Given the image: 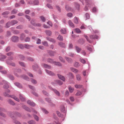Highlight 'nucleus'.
<instances>
[{
  "label": "nucleus",
  "mask_w": 124,
  "mask_h": 124,
  "mask_svg": "<svg viewBox=\"0 0 124 124\" xmlns=\"http://www.w3.org/2000/svg\"><path fill=\"white\" fill-rule=\"evenodd\" d=\"M47 61L48 62L52 63H53L54 62L52 59L50 58H49L47 59Z\"/></svg>",
  "instance_id": "393cba45"
},
{
  "label": "nucleus",
  "mask_w": 124,
  "mask_h": 124,
  "mask_svg": "<svg viewBox=\"0 0 124 124\" xmlns=\"http://www.w3.org/2000/svg\"><path fill=\"white\" fill-rule=\"evenodd\" d=\"M15 85L20 88L22 87V86L21 84L18 83H15Z\"/></svg>",
  "instance_id": "4c0bfd02"
},
{
  "label": "nucleus",
  "mask_w": 124,
  "mask_h": 124,
  "mask_svg": "<svg viewBox=\"0 0 124 124\" xmlns=\"http://www.w3.org/2000/svg\"><path fill=\"white\" fill-rule=\"evenodd\" d=\"M72 15H73L72 14L70 13H69L67 14V16L69 17H72Z\"/></svg>",
  "instance_id": "052dcab7"
},
{
  "label": "nucleus",
  "mask_w": 124,
  "mask_h": 124,
  "mask_svg": "<svg viewBox=\"0 0 124 124\" xmlns=\"http://www.w3.org/2000/svg\"><path fill=\"white\" fill-rule=\"evenodd\" d=\"M57 75L59 79H61V80H63L64 81H65V77H64V76L59 74H58Z\"/></svg>",
  "instance_id": "f8f14e48"
},
{
  "label": "nucleus",
  "mask_w": 124,
  "mask_h": 124,
  "mask_svg": "<svg viewBox=\"0 0 124 124\" xmlns=\"http://www.w3.org/2000/svg\"><path fill=\"white\" fill-rule=\"evenodd\" d=\"M69 89L70 92L71 93H72L74 90V88L72 87L71 86H69Z\"/></svg>",
  "instance_id": "cd10ccee"
},
{
  "label": "nucleus",
  "mask_w": 124,
  "mask_h": 124,
  "mask_svg": "<svg viewBox=\"0 0 124 124\" xmlns=\"http://www.w3.org/2000/svg\"><path fill=\"white\" fill-rule=\"evenodd\" d=\"M25 35L24 34L22 33L21 35L20 39L21 40H24L25 37Z\"/></svg>",
  "instance_id": "b1692460"
},
{
  "label": "nucleus",
  "mask_w": 124,
  "mask_h": 124,
  "mask_svg": "<svg viewBox=\"0 0 124 124\" xmlns=\"http://www.w3.org/2000/svg\"><path fill=\"white\" fill-rule=\"evenodd\" d=\"M55 65H58L59 66H61L62 65L61 63L59 62H56L54 61L53 63Z\"/></svg>",
  "instance_id": "f704fd0d"
},
{
  "label": "nucleus",
  "mask_w": 124,
  "mask_h": 124,
  "mask_svg": "<svg viewBox=\"0 0 124 124\" xmlns=\"http://www.w3.org/2000/svg\"><path fill=\"white\" fill-rule=\"evenodd\" d=\"M58 45L61 47L63 48L65 47V44L64 43L61 42H59L58 43Z\"/></svg>",
  "instance_id": "f3484780"
},
{
  "label": "nucleus",
  "mask_w": 124,
  "mask_h": 124,
  "mask_svg": "<svg viewBox=\"0 0 124 124\" xmlns=\"http://www.w3.org/2000/svg\"><path fill=\"white\" fill-rule=\"evenodd\" d=\"M31 47V46L27 44H25L24 46V47L27 49H29Z\"/></svg>",
  "instance_id": "58836bf2"
},
{
  "label": "nucleus",
  "mask_w": 124,
  "mask_h": 124,
  "mask_svg": "<svg viewBox=\"0 0 124 124\" xmlns=\"http://www.w3.org/2000/svg\"><path fill=\"white\" fill-rule=\"evenodd\" d=\"M65 58L69 62H72V60L70 58L66 57H65Z\"/></svg>",
  "instance_id": "c85d7f7f"
},
{
  "label": "nucleus",
  "mask_w": 124,
  "mask_h": 124,
  "mask_svg": "<svg viewBox=\"0 0 124 124\" xmlns=\"http://www.w3.org/2000/svg\"><path fill=\"white\" fill-rule=\"evenodd\" d=\"M74 22L76 24L78 23V19L76 17H75L74 18Z\"/></svg>",
  "instance_id": "7c9ffc66"
},
{
  "label": "nucleus",
  "mask_w": 124,
  "mask_h": 124,
  "mask_svg": "<svg viewBox=\"0 0 124 124\" xmlns=\"http://www.w3.org/2000/svg\"><path fill=\"white\" fill-rule=\"evenodd\" d=\"M34 117L35 119L37 121H38L39 120V117L36 115H34Z\"/></svg>",
  "instance_id": "6e6d98bb"
},
{
  "label": "nucleus",
  "mask_w": 124,
  "mask_h": 124,
  "mask_svg": "<svg viewBox=\"0 0 124 124\" xmlns=\"http://www.w3.org/2000/svg\"><path fill=\"white\" fill-rule=\"evenodd\" d=\"M57 39L61 41H63V37L60 35H59L58 37H57Z\"/></svg>",
  "instance_id": "aec40b11"
},
{
  "label": "nucleus",
  "mask_w": 124,
  "mask_h": 124,
  "mask_svg": "<svg viewBox=\"0 0 124 124\" xmlns=\"http://www.w3.org/2000/svg\"><path fill=\"white\" fill-rule=\"evenodd\" d=\"M2 82L4 84H6L4 85L3 88L5 89H6L7 90L8 86L7 81H6L5 80H3V81Z\"/></svg>",
  "instance_id": "9b49d317"
},
{
  "label": "nucleus",
  "mask_w": 124,
  "mask_h": 124,
  "mask_svg": "<svg viewBox=\"0 0 124 124\" xmlns=\"http://www.w3.org/2000/svg\"><path fill=\"white\" fill-rule=\"evenodd\" d=\"M41 65L43 67L45 68L48 69H50L51 68V67L50 66L45 64L42 63Z\"/></svg>",
  "instance_id": "1a4fd4ad"
},
{
  "label": "nucleus",
  "mask_w": 124,
  "mask_h": 124,
  "mask_svg": "<svg viewBox=\"0 0 124 124\" xmlns=\"http://www.w3.org/2000/svg\"><path fill=\"white\" fill-rule=\"evenodd\" d=\"M45 32L47 35L50 36L52 34L51 31L49 30H46L45 31Z\"/></svg>",
  "instance_id": "a211bd4d"
},
{
  "label": "nucleus",
  "mask_w": 124,
  "mask_h": 124,
  "mask_svg": "<svg viewBox=\"0 0 124 124\" xmlns=\"http://www.w3.org/2000/svg\"><path fill=\"white\" fill-rule=\"evenodd\" d=\"M33 3L34 5H37L39 3V1L38 0H35L33 2Z\"/></svg>",
  "instance_id": "bf43d9fd"
},
{
  "label": "nucleus",
  "mask_w": 124,
  "mask_h": 124,
  "mask_svg": "<svg viewBox=\"0 0 124 124\" xmlns=\"http://www.w3.org/2000/svg\"><path fill=\"white\" fill-rule=\"evenodd\" d=\"M75 48L77 52L78 53H79L81 50V49L79 47L77 46H75Z\"/></svg>",
  "instance_id": "4be33fe9"
},
{
  "label": "nucleus",
  "mask_w": 124,
  "mask_h": 124,
  "mask_svg": "<svg viewBox=\"0 0 124 124\" xmlns=\"http://www.w3.org/2000/svg\"><path fill=\"white\" fill-rule=\"evenodd\" d=\"M47 7L49 8L52 9L53 8V7L50 4H47Z\"/></svg>",
  "instance_id": "774afa93"
},
{
  "label": "nucleus",
  "mask_w": 124,
  "mask_h": 124,
  "mask_svg": "<svg viewBox=\"0 0 124 124\" xmlns=\"http://www.w3.org/2000/svg\"><path fill=\"white\" fill-rule=\"evenodd\" d=\"M40 18L41 20L43 22H44L46 20V19L45 17H44L43 16H41L40 17Z\"/></svg>",
  "instance_id": "a19ab883"
},
{
  "label": "nucleus",
  "mask_w": 124,
  "mask_h": 124,
  "mask_svg": "<svg viewBox=\"0 0 124 124\" xmlns=\"http://www.w3.org/2000/svg\"><path fill=\"white\" fill-rule=\"evenodd\" d=\"M23 25H20L19 26H18L16 27V28L17 29H21L23 28Z\"/></svg>",
  "instance_id": "3c124183"
},
{
  "label": "nucleus",
  "mask_w": 124,
  "mask_h": 124,
  "mask_svg": "<svg viewBox=\"0 0 124 124\" xmlns=\"http://www.w3.org/2000/svg\"><path fill=\"white\" fill-rule=\"evenodd\" d=\"M46 39L47 40H48L52 42L53 43H54L55 42V41L54 39H53L50 38L49 37H46Z\"/></svg>",
  "instance_id": "2eb2a0df"
},
{
  "label": "nucleus",
  "mask_w": 124,
  "mask_h": 124,
  "mask_svg": "<svg viewBox=\"0 0 124 124\" xmlns=\"http://www.w3.org/2000/svg\"><path fill=\"white\" fill-rule=\"evenodd\" d=\"M12 55V53L11 52H10L8 53V56H11L10 57V58L11 60H12L13 58L11 56Z\"/></svg>",
  "instance_id": "864d4df0"
},
{
  "label": "nucleus",
  "mask_w": 124,
  "mask_h": 124,
  "mask_svg": "<svg viewBox=\"0 0 124 124\" xmlns=\"http://www.w3.org/2000/svg\"><path fill=\"white\" fill-rule=\"evenodd\" d=\"M23 107L24 109L27 111L31 112L32 111L35 113H37V111H35L34 109L32 108L31 110L28 107H26L25 105L23 106Z\"/></svg>",
  "instance_id": "f03ea898"
},
{
  "label": "nucleus",
  "mask_w": 124,
  "mask_h": 124,
  "mask_svg": "<svg viewBox=\"0 0 124 124\" xmlns=\"http://www.w3.org/2000/svg\"><path fill=\"white\" fill-rule=\"evenodd\" d=\"M74 66L76 67H78L80 65L78 62H76L74 64Z\"/></svg>",
  "instance_id": "8fccbe9b"
},
{
  "label": "nucleus",
  "mask_w": 124,
  "mask_h": 124,
  "mask_svg": "<svg viewBox=\"0 0 124 124\" xmlns=\"http://www.w3.org/2000/svg\"><path fill=\"white\" fill-rule=\"evenodd\" d=\"M17 12V10L16 9H14L12 11L11 13L12 14H15Z\"/></svg>",
  "instance_id": "338daca9"
},
{
  "label": "nucleus",
  "mask_w": 124,
  "mask_h": 124,
  "mask_svg": "<svg viewBox=\"0 0 124 124\" xmlns=\"http://www.w3.org/2000/svg\"><path fill=\"white\" fill-rule=\"evenodd\" d=\"M19 98L21 101H23L25 100V99L23 96L21 94H20L19 95Z\"/></svg>",
  "instance_id": "473e14b6"
},
{
  "label": "nucleus",
  "mask_w": 124,
  "mask_h": 124,
  "mask_svg": "<svg viewBox=\"0 0 124 124\" xmlns=\"http://www.w3.org/2000/svg\"><path fill=\"white\" fill-rule=\"evenodd\" d=\"M0 72L2 73V74H6L7 73V71L5 70H1L0 71Z\"/></svg>",
  "instance_id": "09e8293b"
},
{
  "label": "nucleus",
  "mask_w": 124,
  "mask_h": 124,
  "mask_svg": "<svg viewBox=\"0 0 124 124\" xmlns=\"http://www.w3.org/2000/svg\"><path fill=\"white\" fill-rule=\"evenodd\" d=\"M41 65L43 67L45 68L48 69H50L51 68V67L50 66L45 64L42 63Z\"/></svg>",
  "instance_id": "9d476101"
},
{
  "label": "nucleus",
  "mask_w": 124,
  "mask_h": 124,
  "mask_svg": "<svg viewBox=\"0 0 124 124\" xmlns=\"http://www.w3.org/2000/svg\"><path fill=\"white\" fill-rule=\"evenodd\" d=\"M42 92L44 95H45L47 96H48L49 94L46 91H43Z\"/></svg>",
  "instance_id": "680f3d73"
},
{
  "label": "nucleus",
  "mask_w": 124,
  "mask_h": 124,
  "mask_svg": "<svg viewBox=\"0 0 124 124\" xmlns=\"http://www.w3.org/2000/svg\"><path fill=\"white\" fill-rule=\"evenodd\" d=\"M45 100L46 101H47L48 102L50 103V105H51L52 104L51 102V100L49 98H45Z\"/></svg>",
  "instance_id": "c9c22d12"
},
{
  "label": "nucleus",
  "mask_w": 124,
  "mask_h": 124,
  "mask_svg": "<svg viewBox=\"0 0 124 124\" xmlns=\"http://www.w3.org/2000/svg\"><path fill=\"white\" fill-rule=\"evenodd\" d=\"M46 72L50 75L53 76L54 75V73L51 71H50L47 70H46Z\"/></svg>",
  "instance_id": "dca6fc26"
},
{
  "label": "nucleus",
  "mask_w": 124,
  "mask_h": 124,
  "mask_svg": "<svg viewBox=\"0 0 124 124\" xmlns=\"http://www.w3.org/2000/svg\"><path fill=\"white\" fill-rule=\"evenodd\" d=\"M35 21V19H33L31 20V24L35 26H40L41 25V24L40 23H33L32 22L33 21Z\"/></svg>",
  "instance_id": "20e7f679"
},
{
  "label": "nucleus",
  "mask_w": 124,
  "mask_h": 124,
  "mask_svg": "<svg viewBox=\"0 0 124 124\" xmlns=\"http://www.w3.org/2000/svg\"><path fill=\"white\" fill-rule=\"evenodd\" d=\"M38 67V66L37 64L33 65L32 66L33 69L35 70H36Z\"/></svg>",
  "instance_id": "c756f323"
},
{
  "label": "nucleus",
  "mask_w": 124,
  "mask_h": 124,
  "mask_svg": "<svg viewBox=\"0 0 124 124\" xmlns=\"http://www.w3.org/2000/svg\"><path fill=\"white\" fill-rule=\"evenodd\" d=\"M6 57L4 55H2L0 58V60L1 61H3L6 59Z\"/></svg>",
  "instance_id": "bb28decb"
},
{
  "label": "nucleus",
  "mask_w": 124,
  "mask_h": 124,
  "mask_svg": "<svg viewBox=\"0 0 124 124\" xmlns=\"http://www.w3.org/2000/svg\"><path fill=\"white\" fill-rule=\"evenodd\" d=\"M42 110L45 114H47L48 113V112L45 108H42Z\"/></svg>",
  "instance_id": "a18cd8bd"
},
{
  "label": "nucleus",
  "mask_w": 124,
  "mask_h": 124,
  "mask_svg": "<svg viewBox=\"0 0 124 124\" xmlns=\"http://www.w3.org/2000/svg\"><path fill=\"white\" fill-rule=\"evenodd\" d=\"M9 96L14 99L16 101L18 102H19V99L18 98H17L14 95H10Z\"/></svg>",
  "instance_id": "4468645a"
},
{
  "label": "nucleus",
  "mask_w": 124,
  "mask_h": 124,
  "mask_svg": "<svg viewBox=\"0 0 124 124\" xmlns=\"http://www.w3.org/2000/svg\"><path fill=\"white\" fill-rule=\"evenodd\" d=\"M61 32L62 33L65 34L66 33V31L65 29H62L61 30Z\"/></svg>",
  "instance_id": "a878e982"
},
{
  "label": "nucleus",
  "mask_w": 124,
  "mask_h": 124,
  "mask_svg": "<svg viewBox=\"0 0 124 124\" xmlns=\"http://www.w3.org/2000/svg\"><path fill=\"white\" fill-rule=\"evenodd\" d=\"M48 53L51 56H54L55 53L54 51H53L50 50L48 51Z\"/></svg>",
  "instance_id": "423d86ee"
},
{
  "label": "nucleus",
  "mask_w": 124,
  "mask_h": 124,
  "mask_svg": "<svg viewBox=\"0 0 124 124\" xmlns=\"http://www.w3.org/2000/svg\"><path fill=\"white\" fill-rule=\"evenodd\" d=\"M2 15L4 17H7L8 16V13L7 12H5L2 14Z\"/></svg>",
  "instance_id": "e433bc0d"
},
{
  "label": "nucleus",
  "mask_w": 124,
  "mask_h": 124,
  "mask_svg": "<svg viewBox=\"0 0 124 124\" xmlns=\"http://www.w3.org/2000/svg\"><path fill=\"white\" fill-rule=\"evenodd\" d=\"M70 69L71 71L75 73H77L78 72V70L73 68H70Z\"/></svg>",
  "instance_id": "ddd939ff"
},
{
  "label": "nucleus",
  "mask_w": 124,
  "mask_h": 124,
  "mask_svg": "<svg viewBox=\"0 0 124 124\" xmlns=\"http://www.w3.org/2000/svg\"><path fill=\"white\" fill-rule=\"evenodd\" d=\"M59 58L60 60V61L61 62H65V60L62 57L60 56L59 57Z\"/></svg>",
  "instance_id": "79ce46f5"
},
{
  "label": "nucleus",
  "mask_w": 124,
  "mask_h": 124,
  "mask_svg": "<svg viewBox=\"0 0 124 124\" xmlns=\"http://www.w3.org/2000/svg\"><path fill=\"white\" fill-rule=\"evenodd\" d=\"M29 124H36L35 122L33 120H31L28 122Z\"/></svg>",
  "instance_id": "ea45409f"
},
{
  "label": "nucleus",
  "mask_w": 124,
  "mask_h": 124,
  "mask_svg": "<svg viewBox=\"0 0 124 124\" xmlns=\"http://www.w3.org/2000/svg\"><path fill=\"white\" fill-rule=\"evenodd\" d=\"M19 39V38L17 36H13L11 38L12 40L14 42L17 41Z\"/></svg>",
  "instance_id": "7ed1b4c3"
},
{
  "label": "nucleus",
  "mask_w": 124,
  "mask_h": 124,
  "mask_svg": "<svg viewBox=\"0 0 124 124\" xmlns=\"http://www.w3.org/2000/svg\"><path fill=\"white\" fill-rule=\"evenodd\" d=\"M30 40V38L28 37H27L24 40V41L26 42H29Z\"/></svg>",
  "instance_id": "de8ad7c7"
},
{
  "label": "nucleus",
  "mask_w": 124,
  "mask_h": 124,
  "mask_svg": "<svg viewBox=\"0 0 124 124\" xmlns=\"http://www.w3.org/2000/svg\"><path fill=\"white\" fill-rule=\"evenodd\" d=\"M9 101L10 104H11L12 105H15V103L12 101L9 100Z\"/></svg>",
  "instance_id": "69168bd1"
},
{
  "label": "nucleus",
  "mask_w": 124,
  "mask_h": 124,
  "mask_svg": "<svg viewBox=\"0 0 124 124\" xmlns=\"http://www.w3.org/2000/svg\"><path fill=\"white\" fill-rule=\"evenodd\" d=\"M82 93L81 92L78 91L76 94V95L77 96H79L81 95L82 94Z\"/></svg>",
  "instance_id": "37998d69"
},
{
  "label": "nucleus",
  "mask_w": 124,
  "mask_h": 124,
  "mask_svg": "<svg viewBox=\"0 0 124 124\" xmlns=\"http://www.w3.org/2000/svg\"><path fill=\"white\" fill-rule=\"evenodd\" d=\"M75 31L77 33H79L81 32L80 29L78 28L75 29Z\"/></svg>",
  "instance_id": "5fc2aeb1"
},
{
  "label": "nucleus",
  "mask_w": 124,
  "mask_h": 124,
  "mask_svg": "<svg viewBox=\"0 0 124 124\" xmlns=\"http://www.w3.org/2000/svg\"><path fill=\"white\" fill-rule=\"evenodd\" d=\"M56 83H58L60 85H62V83L60 80H56Z\"/></svg>",
  "instance_id": "c03bdc74"
},
{
  "label": "nucleus",
  "mask_w": 124,
  "mask_h": 124,
  "mask_svg": "<svg viewBox=\"0 0 124 124\" xmlns=\"http://www.w3.org/2000/svg\"><path fill=\"white\" fill-rule=\"evenodd\" d=\"M48 87L51 89H52L56 95L58 96H60V94L59 92L56 90L53 89L50 86H49Z\"/></svg>",
  "instance_id": "39448f33"
},
{
  "label": "nucleus",
  "mask_w": 124,
  "mask_h": 124,
  "mask_svg": "<svg viewBox=\"0 0 124 124\" xmlns=\"http://www.w3.org/2000/svg\"><path fill=\"white\" fill-rule=\"evenodd\" d=\"M41 40L38 39H37V44H39L41 43Z\"/></svg>",
  "instance_id": "0e129e2a"
},
{
  "label": "nucleus",
  "mask_w": 124,
  "mask_h": 124,
  "mask_svg": "<svg viewBox=\"0 0 124 124\" xmlns=\"http://www.w3.org/2000/svg\"><path fill=\"white\" fill-rule=\"evenodd\" d=\"M57 115H58V116H60L61 117H63V115L62 114H61L59 112H57Z\"/></svg>",
  "instance_id": "13d9d810"
},
{
  "label": "nucleus",
  "mask_w": 124,
  "mask_h": 124,
  "mask_svg": "<svg viewBox=\"0 0 124 124\" xmlns=\"http://www.w3.org/2000/svg\"><path fill=\"white\" fill-rule=\"evenodd\" d=\"M27 102L28 104L32 106H35V103L32 102H31L30 100H28L27 101Z\"/></svg>",
  "instance_id": "0eeeda50"
},
{
  "label": "nucleus",
  "mask_w": 124,
  "mask_h": 124,
  "mask_svg": "<svg viewBox=\"0 0 124 124\" xmlns=\"http://www.w3.org/2000/svg\"><path fill=\"white\" fill-rule=\"evenodd\" d=\"M76 78L77 80L78 81L80 80L81 78L80 75L78 74L76 75Z\"/></svg>",
  "instance_id": "2f4dec72"
},
{
  "label": "nucleus",
  "mask_w": 124,
  "mask_h": 124,
  "mask_svg": "<svg viewBox=\"0 0 124 124\" xmlns=\"http://www.w3.org/2000/svg\"><path fill=\"white\" fill-rule=\"evenodd\" d=\"M43 45L46 46H48L47 43L46 41H44L43 42Z\"/></svg>",
  "instance_id": "603ef678"
},
{
  "label": "nucleus",
  "mask_w": 124,
  "mask_h": 124,
  "mask_svg": "<svg viewBox=\"0 0 124 124\" xmlns=\"http://www.w3.org/2000/svg\"><path fill=\"white\" fill-rule=\"evenodd\" d=\"M18 23V22L16 20H14L12 21L10 23L12 25H14V24H17Z\"/></svg>",
  "instance_id": "5701e85b"
},
{
  "label": "nucleus",
  "mask_w": 124,
  "mask_h": 124,
  "mask_svg": "<svg viewBox=\"0 0 124 124\" xmlns=\"http://www.w3.org/2000/svg\"><path fill=\"white\" fill-rule=\"evenodd\" d=\"M41 65L43 67L45 68L48 69H50L51 68V67L50 66L45 64L42 63Z\"/></svg>",
  "instance_id": "6e6552de"
},
{
  "label": "nucleus",
  "mask_w": 124,
  "mask_h": 124,
  "mask_svg": "<svg viewBox=\"0 0 124 124\" xmlns=\"http://www.w3.org/2000/svg\"><path fill=\"white\" fill-rule=\"evenodd\" d=\"M85 38L87 40L90 42H91L93 39H97L98 37L97 36L95 35H91L89 36V39L88 38V37L87 36H85Z\"/></svg>",
  "instance_id": "f257e3e1"
},
{
  "label": "nucleus",
  "mask_w": 124,
  "mask_h": 124,
  "mask_svg": "<svg viewBox=\"0 0 124 124\" xmlns=\"http://www.w3.org/2000/svg\"><path fill=\"white\" fill-rule=\"evenodd\" d=\"M18 46L21 49H23L24 47V46L22 44H19L18 45Z\"/></svg>",
  "instance_id": "4d7b16f0"
},
{
  "label": "nucleus",
  "mask_w": 124,
  "mask_h": 124,
  "mask_svg": "<svg viewBox=\"0 0 124 124\" xmlns=\"http://www.w3.org/2000/svg\"><path fill=\"white\" fill-rule=\"evenodd\" d=\"M65 108L63 106H62L61 107V110L62 112H65Z\"/></svg>",
  "instance_id": "72a5a7b5"
},
{
  "label": "nucleus",
  "mask_w": 124,
  "mask_h": 124,
  "mask_svg": "<svg viewBox=\"0 0 124 124\" xmlns=\"http://www.w3.org/2000/svg\"><path fill=\"white\" fill-rule=\"evenodd\" d=\"M75 86L77 88H81L82 87V85H76Z\"/></svg>",
  "instance_id": "49530a36"
},
{
  "label": "nucleus",
  "mask_w": 124,
  "mask_h": 124,
  "mask_svg": "<svg viewBox=\"0 0 124 124\" xmlns=\"http://www.w3.org/2000/svg\"><path fill=\"white\" fill-rule=\"evenodd\" d=\"M68 75H69L70 78L71 79H73L74 78V76L73 75V74L71 72L69 73Z\"/></svg>",
  "instance_id": "412c9836"
},
{
  "label": "nucleus",
  "mask_w": 124,
  "mask_h": 124,
  "mask_svg": "<svg viewBox=\"0 0 124 124\" xmlns=\"http://www.w3.org/2000/svg\"><path fill=\"white\" fill-rule=\"evenodd\" d=\"M56 8L58 10L59 12H61V9L60 8V7L56 5Z\"/></svg>",
  "instance_id": "e2e57ef3"
},
{
  "label": "nucleus",
  "mask_w": 124,
  "mask_h": 124,
  "mask_svg": "<svg viewBox=\"0 0 124 124\" xmlns=\"http://www.w3.org/2000/svg\"><path fill=\"white\" fill-rule=\"evenodd\" d=\"M69 25L72 28H73L74 27V24L71 22L70 20H69Z\"/></svg>",
  "instance_id": "6ab92c4d"
}]
</instances>
